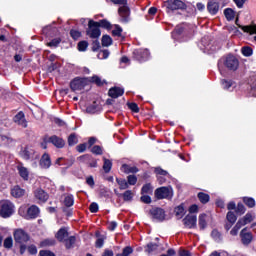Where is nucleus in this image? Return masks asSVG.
Segmentation results:
<instances>
[{
  "mask_svg": "<svg viewBox=\"0 0 256 256\" xmlns=\"http://www.w3.org/2000/svg\"><path fill=\"white\" fill-rule=\"evenodd\" d=\"M13 236L15 243L20 247V255H24L27 251V243L31 240V236L23 229H16Z\"/></svg>",
  "mask_w": 256,
  "mask_h": 256,
  "instance_id": "obj_1",
  "label": "nucleus"
},
{
  "mask_svg": "<svg viewBox=\"0 0 256 256\" xmlns=\"http://www.w3.org/2000/svg\"><path fill=\"white\" fill-rule=\"evenodd\" d=\"M114 5H123L118 9V13L123 21V23H129V16L131 15V10L127 6V0H111Z\"/></svg>",
  "mask_w": 256,
  "mask_h": 256,
  "instance_id": "obj_2",
  "label": "nucleus"
},
{
  "mask_svg": "<svg viewBox=\"0 0 256 256\" xmlns=\"http://www.w3.org/2000/svg\"><path fill=\"white\" fill-rule=\"evenodd\" d=\"M13 209V203L8 200L0 201V217H3V219L11 217L13 215Z\"/></svg>",
  "mask_w": 256,
  "mask_h": 256,
  "instance_id": "obj_3",
  "label": "nucleus"
},
{
  "mask_svg": "<svg viewBox=\"0 0 256 256\" xmlns=\"http://www.w3.org/2000/svg\"><path fill=\"white\" fill-rule=\"evenodd\" d=\"M164 6L166 7L168 13L169 11L187 9V4H185V2L181 0H167L166 2H164Z\"/></svg>",
  "mask_w": 256,
  "mask_h": 256,
  "instance_id": "obj_4",
  "label": "nucleus"
},
{
  "mask_svg": "<svg viewBox=\"0 0 256 256\" xmlns=\"http://www.w3.org/2000/svg\"><path fill=\"white\" fill-rule=\"evenodd\" d=\"M87 35H89V37L91 39H99V37H101V30L99 29V22H95L93 20H90L88 22Z\"/></svg>",
  "mask_w": 256,
  "mask_h": 256,
  "instance_id": "obj_5",
  "label": "nucleus"
},
{
  "mask_svg": "<svg viewBox=\"0 0 256 256\" xmlns=\"http://www.w3.org/2000/svg\"><path fill=\"white\" fill-rule=\"evenodd\" d=\"M154 195L156 199H171L173 197V189L171 187H160L155 190Z\"/></svg>",
  "mask_w": 256,
  "mask_h": 256,
  "instance_id": "obj_6",
  "label": "nucleus"
},
{
  "mask_svg": "<svg viewBox=\"0 0 256 256\" xmlns=\"http://www.w3.org/2000/svg\"><path fill=\"white\" fill-rule=\"evenodd\" d=\"M87 85H89V80L87 78H75L70 82L72 91H83Z\"/></svg>",
  "mask_w": 256,
  "mask_h": 256,
  "instance_id": "obj_7",
  "label": "nucleus"
},
{
  "mask_svg": "<svg viewBox=\"0 0 256 256\" xmlns=\"http://www.w3.org/2000/svg\"><path fill=\"white\" fill-rule=\"evenodd\" d=\"M224 65L230 71H237V69H239V60L233 55H228L226 57Z\"/></svg>",
  "mask_w": 256,
  "mask_h": 256,
  "instance_id": "obj_8",
  "label": "nucleus"
},
{
  "mask_svg": "<svg viewBox=\"0 0 256 256\" xmlns=\"http://www.w3.org/2000/svg\"><path fill=\"white\" fill-rule=\"evenodd\" d=\"M149 215L154 219V221H165V210L162 208H152L149 211Z\"/></svg>",
  "mask_w": 256,
  "mask_h": 256,
  "instance_id": "obj_9",
  "label": "nucleus"
},
{
  "mask_svg": "<svg viewBox=\"0 0 256 256\" xmlns=\"http://www.w3.org/2000/svg\"><path fill=\"white\" fill-rule=\"evenodd\" d=\"M34 198L38 203H47L49 194L45 190L38 188L34 191Z\"/></svg>",
  "mask_w": 256,
  "mask_h": 256,
  "instance_id": "obj_10",
  "label": "nucleus"
},
{
  "mask_svg": "<svg viewBox=\"0 0 256 256\" xmlns=\"http://www.w3.org/2000/svg\"><path fill=\"white\" fill-rule=\"evenodd\" d=\"M134 59L137 61H147L149 59V50L148 49H136L133 52Z\"/></svg>",
  "mask_w": 256,
  "mask_h": 256,
  "instance_id": "obj_11",
  "label": "nucleus"
},
{
  "mask_svg": "<svg viewBox=\"0 0 256 256\" xmlns=\"http://www.w3.org/2000/svg\"><path fill=\"white\" fill-rule=\"evenodd\" d=\"M183 223L185 227L188 229H196L197 228V216L193 214H188L184 219Z\"/></svg>",
  "mask_w": 256,
  "mask_h": 256,
  "instance_id": "obj_12",
  "label": "nucleus"
},
{
  "mask_svg": "<svg viewBox=\"0 0 256 256\" xmlns=\"http://www.w3.org/2000/svg\"><path fill=\"white\" fill-rule=\"evenodd\" d=\"M47 143H52L57 149H63L65 147V140L63 138L53 135L47 138Z\"/></svg>",
  "mask_w": 256,
  "mask_h": 256,
  "instance_id": "obj_13",
  "label": "nucleus"
},
{
  "mask_svg": "<svg viewBox=\"0 0 256 256\" xmlns=\"http://www.w3.org/2000/svg\"><path fill=\"white\" fill-rule=\"evenodd\" d=\"M13 121L14 123H16V125H19L20 127H23L24 129H26L27 119H25V113L19 112L14 116Z\"/></svg>",
  "mask_w": 256,
  "mask_h": 256,
  "instance_id": "obj_14",
  "label": "nucleus"
},
{
  "mask_svg": "<svg viewBox=\"0 0 256 256\" xmlns=\"http://www.w3.org/2000/svg\"><path fill=\"white\" fill-rule=\"evenodd\" d=\"M240 237L243 245H249L253 241V235L251 232H247V228L241 230Z\"/></svg>",
  "mask_w": 256,
  "mask_h": 256,
  "instance_id": "obj_15",
  "label": "nucleus"
},
{
  "mask_svg": "<svg viewBox=\"0 0 256 256\" xmlns=\"http://www.w3.org/2000/svg\"><path fill=\"white\" fill-rule=\"evenodd\" d=\"M20 155L22 158L25 159V161H29V159H33V155H35V150L29 146L22 149L20 152Z\"/></svg>",
  "mask_w": 256,
  "mask_h": 256,
  "instance_id": "obj_16",
  "label": "nucleus"
},
{
  "mask_svg": "<svg viewBox=\"0 0 256 256\" xmlns=\"http://www.w3.org/2000/svg\"><path fill=\"white\" fill-rule=\"evenodd\" d=\"M124 93H125V90H123L122 88H119V87L110 88L108 91V95L112 99H117V98L121 97Z\"/></svg>",
  "mask_w": 256,
  "mask_h": 256,
  "instance_id": "obj_17",
  "label": "nucleus"
},
{
  "mask_svg": "<svg viewBox=\"0 0 256 256\" xmlns=\"http://www.w3.org/2000/svg\"><path fill=\"white\" fill-rule=\"evenodd\" d=\"M239 29H242L244 33H249L250 35H255L254 36V41L256 42V24H251L247 26H242L238 24Z\"/></svg>",
  "mask_w": 256,
  "mask_h": 256,
  "instance_id": "obj_18",
  "label": "nucleus"
},
{
  "mask_svg": "<svg viewBox=\"0 0 256 256\" xmlns=\"http://www.w3.org/2000/svg\"><path fill=\"white\" fill-rule=\"evenodd\" d=\"M40 167L42 169H49L51 167V157L49 154L44 153L40 159Z\"/></svg>",
  "mask_w": 256,
  "mask_h": 256,
  "instance_id": "obj_19",
  "label": "nucleus"
},
{
  "mask_svg": "<svg viewBox=\"0 0 256 256\" xmlns=\"http://www.w3.org/2000/svg\"><path fill=\"white\" fill-rule=\"evenodd\" d=\"M17 169H18V173H19L20 177H22V179H24V181H28L29 180V169H27L25 166H23V163H19L17 165Z\"/></svg>",
  "mask_w": 256,
  "mask_h": 256,
  "instance_id": "obj_20",
  "label": "nucleus"
},
{
  "mask_svg": "<svg viewBox=\"0 0 256 256\" xmlns=\"http://www.w3.org/2000/svg\"><path fill=\"white\" fill-rule=\"evenodd\" d=\"M27 217L28 219H36L39 217V207L32 205L27 210Z\"/></svg>",
  "mask_w": 256,
  "mask_h": 256,
  "instance_id": "obj_21",
  "label": "nucleus"
},
{
  "mask_svg": "<svg viewBox=\"0 0 256 256\" xmlns=\"http://www.w3.org/2000/svg\"><path fill=\"white\" fill-rule=\"evenodd\" d=\"M207 9L211 15H217L219 13V2L209 1Z\"/></svg>",
  "mask_w": 256,
  "mask_h": 256,
  "instance_id": "obj_22",
  "label": "nucleus"
},
{
  "mask_svg": "<svg viewBox=\"0 0 256 256\" xmlns=\"http://www.w3.org/2000/svg\"><path fill=\"white\" fill-rule=\"evenodd\" d=\"M68 238L69 232L67 231V228H61L56 234V239H58L60 243L65 242V240Z\"/></svg>",
  "mask_w": 256,
  "mask_h": 256,
  "instance_id": "obj_23",
  "label": "nucleus"
},
{
  "mask_svg": "<svg viewBox=\"0 0 256 256\" xmlns=\"http://www.w3.org/2000/svg\"><path fill=\"white\" fill-rule=\"evenodd\" d=\"M11 195L16 199H19L20 197H23V195H25V189H22L19 186H14L11 190Z\"/></svg>",
  "mask_w": 256,
  "mask_h": 256,
  "instance_id": "obj_24",
  "label": "nucleus"
},
{
  "mask_svg": "<svg viewBox=\"0 0 256 256\" xmlns=\"http://www.w3.org/2000/svg\"><path fill=\"white\" fill-rule=\"evenodd\" d=\"M255 219V216L251 213H247L243 218L239 219L238 222L241 224L242 227H245L248 223H251Z\"/></svg>",
  "mask_w": 256,
  "mask_h": 256,
  "instance_id": "obj_25",
  "label": "nucleus"
},
{
  "mask_svg": "<svg viewBox=\"0 0 256 256\" xmlns=\"http://www.w3.org/2000/svg\"><path fill=\"white\" fill-rule=\"evenodd\" d=\"M77 241V238L75 236H70L64 240V245L66 249H73L75 243Z\"/></svg>",
  "mask_w": 256,
  "mask_h": 256,
  "instance_id": "obj_26",
  "label": "nucleus"
},
{
  "mask_svg": "<svg viewBox=\"0 0 256 256\" xmlns=\"http://www.w3.org/2000/svg\"><path fill=\"white\" fill-rule=\"evenodd\" d=\"M88 83H95V85H98V87H101L105 85V80H102L99 76L95 75L90 78H88Z\"/></svg>",
  "mask_w": 256,
  "mask_h": 256,
  "instance_id": "obj_27",
  "label": "nucleus"
},
{
  "mask_svg": "<svg viewBox=\"0 0 256 256\" xmlns=\"http://www.w3.org/2000/svg\"><path fill=\"white\" fill-rule=\"evenodd\" d=\"M122 171L124 173H138L139 172V169L135 166H130V165H127V164H123L122 165Z\"/></svg>",
  "mask_w": 256,
  "mask_h": 256,
  "instance_id": "obj_28",
  "label": "nucleus"
},
{
  "mask_svg": "<svg viewBox=\"0 0 256 256\" xmlns=\"http://www.w3.org/2000/svg\"><path fill=\"white\" fill-rule=\"evenodd\" d=\"M198 225L201 230L207 227V214H200L198 219Z\"/></svg>",
  "mask_w": 256,
  "mask_h": 256,
  "instance_id": "obj_29",
  "label": "nucleus"
},
{
  "mask_svg": "<svg viewBox=\"0 0 256 256\" xmlns=\"http://www.w3.org/2000/svg\"><path fill=\"white\" fill-rule=\"evenodd\" d=\"M79 143V138H77V134L72 133L68 136V145L69 147H73Z\"/></svg>",
  "mask_w": 256,
  "mask_h": 256,
  "instance_id": "obj_30",
  "label": "nucleus"
},
{
  "mask_svg": "<svg viewBox=\"0 0 256 256\" xmlns=\"http://www.w3.org/2000/svg\"><path fill=\"white\" fill-rule=\"evenodd\" d=\"M224 15L227 21H233L235 19V11L231 8H226L224 10Z\"/></svg>",
  "mask_w": 256,
  "mask_h": 256,
  "instance_id": "obj_31",
  "label": "nucleus"
},
{
  "mask_svg": "<svg viewBox=\"0 0 256 256\" xmlns=\"http://www.w3.org/2000/svg\"><path fill=\"white\" fill-rule=\"evenodd\" d=\"M116 183H118L119 189H121V191H125V189H129V183L125 179L117 178Z\"/></svg>",
  "mask_w": 256,
  "mask_h": 256,
  "instance_id": "obj_32",
  "label": "nucleus"
},
{
  "mask_svg": "<svg viewBox=\"0 0 256 256\" xmlns=\"http://www.w3.org/2000/svg\"><path fill=\"white\" fill-rule=\"evenodd\" d=\"M198 199L200 203H203V205H205L206 203H209L210 196L207 193L200 192L198 193Z\"/></svg>",
  "mask_w": 256,
  "mask_h": 256,
  "instance_id": "obj_33",
  "label": "nucleus"
},
{
  "mask_svg": "<svg viewBox=\"0 0 256 256\" xmlns=\"http://www.w3.org/2000/svg\"><path fill=\"white\" fill-rule=\"evenodd\" d=\"M110 45H113V39L109 35H104L102 37V46L103 47H110Z\"/></svg>",
  "mask_w": 256,
  "mask_h": 256,
  "instance_id": "obj_34",
  "label": "nucleus"
},
{
  "mask_svg": "<svg viewBox=\"0 0 256 256\" xmlns=\"http://www.w3.org/2000/svg\"><path fill=\"white\" fill-rule=\"evenodd\" d=\"M75 200L73 199V195H66L64 197V205L65 207H73Z\"/></svg>",
  "mask_w": 256,
  "mask_h": 256,
  "instance_id": "obj_35",
  "label": "nucleus"
},
{
  "mask_svg": "<svg viewBox=\"0 0 256 256\" xmlns=\"http://www.w3.org/2000/svg\"><path fill=\"white\" fill-rule=\"evenodd\" d=\"M57 243L55 239H45L40 242V247H53Z\"/></svg>",
  "mask_w": 256,
  "mask_h": 256,
  "instance_id": "obj_36",
  "label": "nucleus"
},
{
  "mask_svg": "<svg viewBox=\"0 0 256 256\" xmlns=\"http://www.w3.org/2000/svg\"><path fill=\"white\" fill-rule=\"evenodd\" d=\"M226 219L228 223H231V225H234V223L237 221V216L235 215L234 212L229 211L226 215Z\"/></svg>",
  "mask_w": 256,
  "mask_h": 256,
  "instance_id": "obj_37",
  "label": "nucleus"
},
{
  "mask_svg": "<svg viewBox=\"0 0 256 256\" xmlns=\"http://www.w3.org/2000/svg\"><path fill=\"white\" fill-rule=\"evenodd\" d=\"M113 167V163L109 159H104V164H103V170L105 173H109L111 171V168Z\"/></svg>",
  "mask_w": 256,
  "mask_h": 256,
  "instance_id": "obj_38",
  "label": "nucleus"
},
{
  "mask_svg": "<svg viewBox=\"0 0 256 256\" xmlns=\"http://www.w3.org/2000/svg\"><path fill=\"white\" fill-rule=\"evenodd\" d=\"M243 201L245 205H247V207H249L250 209H253V207H255V199L251 197H244Z\"/></svg>",
  "mask_w": 256,
  "mask_h": 256,
  "instance_id": "obj_39",
  "label": "nucleus"
},
{
  "mask_svg": "<svg viewBox=\"0 0 256 256\" xmlns=\"http://www.w3.org/2000/svg\"><path fill=\"white\" fill-rule=\"evenodd\" d=\"M157 249H159V246L155 243H149L146 246V253H155V251H157Z\"/></svg>",
  "mask_w": 256,
  "mask_h": 256,
  "instance_id": "obj_40",
  "label": "nucleus"
},
{
  "mask_svg": "<svg viewBox=\"0 0 256 256\" xmlns=\"http://www.w3.org/2000/svg\"><path fill=\"white\" fill-rule=\"evenodd\" d=\"M133 253V248L131 246H127L123 248L122 253L117 254L116 256H130Z\"/></svg>",
  "mask_w": 256,
  "mask_h": 256,
  "instance_id": "obj_41",
  "label": "nucleus"
},
{
  "mask_svg": "<svg viewBox=\"0 0 256 256\" xmlns=\"http://www.w3.org/2000/svg\"><path fill=\"white\" fill-rule=\"evenodd\" d=\"M98 27H102L103 29H111V22L107 20H100L98 22Z\"/></svg>",
  "mask_w": 256,
  "mask_h": 256,
  "instance_id": "obj_42",
  "label": "nucleus"
},
{
  "mask_svg": "<svg viewBox=\"0 0 256 256\" xmlns=\"http://www.w3.org/2000/svg\"><path fill=\"white\" fill-rule=\"evenodd\" d=\"M124 201H132L133 199V192L131 190H127L122 194Z\"/></svg>",
  "mask_w": 256,
  "mask_h": 256,
  "instance_id": "obj_43",
  "label": "nucleus"
},
{
  "mask_svg": "<svg viewBox=\"0 0 256 256\" xmlns=\"http://www.w3.org/2000/svg\"><path fill=\"white\" fill-rule=\"evenodd\" d=\"M241 51L245 57H251L253 55V49L249 46L243 47Z\"/></svg>",
  "mask_w": 256,
  "mask_h": 256,
  "instance_id": "obj_44",
  "label": "nucleus"
},
{
  "mask_svg": "<svg viewBox=\"0 0 256 256\" xmlns=\"http://www.w3.org/2000/svg\"><path fill=\"white\" fill-rule=\"evenodd\" d=\"M245 211H247V209L245 208V205H243L242 203H238L236 207L237 215H243L245 214Z\"/></svg>",
  "mask_w": 256,
  "mask_h": 256,
  "instance_id": "obj_45",
  "label": "nucleus"
},
{
  "mask_svg": "<svg viewBox=\"0 0 256 256\" xmlns=\"http://www.w3.org/2000/svg\"><path fill=\"white\" fill-rule=\"evenodd\" d=\"M242 224L241 222H237L233 229L230 231V235L236 236L239 233V229H241Z\"/></svg>",
  "mask_w": 256,
  "mask_h": 256,
  "instance_id": "obj_46",
  "label": "nucleus"
},
{
  "mask_svg": "<svg viewBox=\"0 0 256 256\" xmlns=\"http://www.w3.org/2000/svg\"><path fill=\"white\" fill-rule=\"evenodd\" d=\"M91 153L94 155H103V149L99 145H95L91 149Z\"/></svg>",
  "mask_w": 256,
  "mask_h": 256,
  "instance_id": "obj_47",
  "label": "nucleus"
},
{
  "mask_svg": "<svg viewBox=\"0 0 256 256\" xmlns=\"http://www.w3.org/2000/svg\"><path fill=\"white\" fill-rule=\"evenodd\" d=\"M88 47H89V42H87V41H80L78 43V50L79 51H87Z\"/></svg>",
  "mask_w": 256,
  "mask_h": 256,
  "instance_id": "obj_48",
  "label": "nucleus"
},
{
  "mask_svg": "<svg viewBox=\"0 0 256 256\" xmlns=\"http://www.w3.org/2000/svg\"><path fill=\"white\" fill-rule=\"evenodd\" d=\"M4 247H5V249H11V247H13V238L12 237H7L4 240Z\"/></svg>",
  "mask_w": 256,
  "mask_h": 256,
  "instance_id": "obj_49",
  "label": "nucleus"
},
{
  "mask_svg": "<svg viewBox=\"0 0 256 256\" xmlns=\"http://www.w3.org/2000/svg\"><path fill=\"white\" fill-rule=\"evenodd\" d=\"M175 213L177 217H183V215H185V208H183V206H178L175 208Z\"/></svg>",
  "mask_w": 256,
  "mask_h": 256,
  "instance_id": "obj_50",
  "label": "nucleus"
},
{
  "mask_svg": "<svg viewBox=\"0 0 256 256\" xmlns=\"http://www.w3.org/2000/svg\"><path fill=\"white\" fill-rule=\"evenodd\" d=\"M127 183H128V186L129 185H136L137 184V176L135 175H129L127 177Z\"/></svg>",
  "mask_w": 256,
  "mask_h": 256,
  "instance_id": "obj_51",
  "label": "nucleus"
},
{
  "mask_svg": "<svg viewBox=\"0 0 256 256\" xmlns=\"http://www.w3.org/2000/svg\"><path fill=\"white\" fill-rule=\"evenodd\" d=\"M142 193H146V194H149V193H153V187L151 186V184H145L143 187H142Z\"/></svg>",
  "mask_w": 256,
  "mask_h": 256,
  "instance_id": "obj_52",
  "label": "nucleus"
},
{
  "mask_svg": "<svg viewBox=\"0 0 256 256\" xmlns=\"http://www.w3.org/2000/svg\"><path fill=\"white\" fill-rule=\"evenodd\" d=\"M121 33H123V29L119 25H116L115 29L112 31V34L114 37H121Z\"/></svg>",
  "mask_w": 256,
  "mask_h": 256,
  "instance_id": "obj_53",
  "label": "nucleus"
},
{
  "mask_svg": "<svg viewBox=\"0 0 256 256\" xmlns=\"http://www.w3.org/2000/svg\"><path fill=\"white\" fill-rule=\"evenodd\" d=\"M87 113H97V111H99V108L97 107V104H92L90 106L87 107L86 109Z\"/></svg>",
  "mask_w": 256,
  "mask_h": 256,
  "instance_id": "obj_54",
  "label": "nucleus"
},
{
  "mask_svg": "<svg viewBox=\"0 0 256 256\" xmlns=\"http://www.w3.org/2000/svg\"><path fill=\"white\" fill-rule=\"evenodd\" d=\"M61 43V38H54L52 41L48 43V47H58Z\"/></svg>",
  "mask_w": 256,
  "mask_h": 256,
  "instance_id": "obj_55",
  "label": "nucleus"
},
{
  "mask_svg": "<svg viewBox=\"0 0 256 256\" xmlns=\"http://www.w3.org/2000/svg\"><path fill=\"white\" fill-rule=\"evenodd\" d=\"M109 55V50H102L98 53V59H107Z\"/></svg>",
  "mask_w": 256,
  "mask_h": 256,
  "instance_id": "obj_56",
  "label": "nucleus"
},
{
  "mask_svg": "<svg viewBox=\"0 0 256 256\" xmlns=\"http://www.w3.org/2000/svg\"><path fill=\"white\" fill-rule=\"evenodd\" d=\"M76 151H78V153H85V151H87V143L77 145Z\"/></svg>",
  "mask_w": 256,
  "mask_h": 256,
  "instance_id": "obj_57",
  "label": "nucleus"
},
{
  "mask_svg": "<svg viewBox=\"0 0 256 256\" xmlns=\"http://www.w3.org/2000/svg\"><path fill=\"white\" fill-rule=\"evenodd\" d=\"M26 249L28 250L30 255H37V246L32 244V245L26 247Z\"/></svg>",
  "mask_w": 256,
  "mask_h": 256,
  "instance_id": "obj_58",
  "label": "nucleus"
},
{
  "mask_svg": "<svg viewBox=\"0 0 256 256\" xmlns=\"http://www.w3.org/2000/svg\"><path fill=\"white\" fill-rule=\"evenodd\" d=\"M128 107L134 113H139V106L137 105V103H128Z\"/></svg>",
  "mask_w": 256,
  "mask_h": 256,
  "instance_id": "obj_59",
  "label": "nucleus"
},
{
  "mask_svg": "<svg viewBox=\"0 0 256 256\" xmlns=\"http://www.w3.org/2000/svg\"><path fill=\"white\" fill-rule=\"evenodd\" d=\"M39 256H56L51 250H40Z\"/></svg>",
  "mask_w": 256,
  "mask_h": 256,
  "instance_id": "obj_60",
  "label": "nucleus"
},
{
  "mask_svg": "<svg viewBox=\"0 0 256 256\" xmlns=\"http://www.w3.org/2000/svg\"><path fill=\"white\" fill-rule=\"evenodd\" d=\"M89 209H90L91 213H97V211H99V205L97 203L93 202L90 204Z\"/></svg>",
  "mask_w": 256,
  "mask_h": 256,
  "instance_id": "obj_61",
  "label": "nucleus"
},
{
  "mask_svg": "<svg viewBox=\"0 0 256 256\" xmlns=\"http://www.w3.org/2000/svg\"><path fill=\"white\" fill-rule=\"evenodd\" d=\"M70 35H71L72 38L77 40V39H79V37H81V32H79L77 30H71Z\"/></svg>",
  "mask_w": 256,
  "mask_h": 256,
  "instance_id": "obj_62",
  "label": "nucleus"
},
{
  "mask_svg": "<svg viewBox=\"0 0 256 256\" xmlns=\"http://www.w3.org/2000/svg\"><path fill=\"white\" fill-rule=\"evenodd\" d=\"M100 197H109V189L101 188L100 189Z\"/></svg>",
  "mask_w": 256,
  "mask_h": 256,
  "instance_id": "obj_63",
  "label": "nucleus"
},
{
  "mask_svg": "<svg viewBox=\"0 0 256 256\" xmlns=\"http://www.w3.org/2000/svg\"><path fill=\"white\" fill-rule=\"evenodd\" d=\"M222 85L225 89H229L233 85V82L227 81V80H222Z\"/></svg>",
  "mask_w": 256,
  "mask_h": 256,
  "instance_id": "obj_64",
  "label": "nucleus"
}]
</instances>
